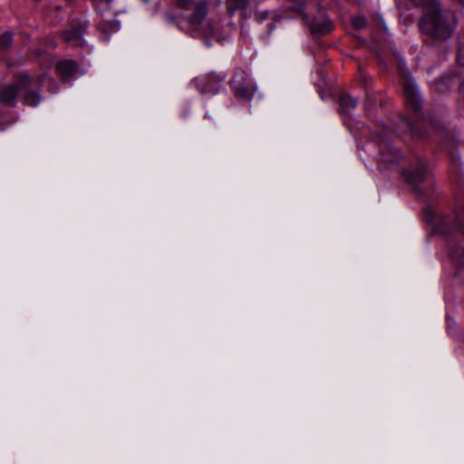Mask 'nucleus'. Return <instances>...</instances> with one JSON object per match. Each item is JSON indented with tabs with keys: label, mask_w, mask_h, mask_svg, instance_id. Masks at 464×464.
<instances>
[{
	"label": "nucleus",
	"mask_w": 464,
	"mask_h": 464,
	"mask_svg": "<svg viewBox=\"0 0 464 464\" xmlns=\"http://www.w3.org/2000/svg\"><path fill=\"white\" fill-rule=\"evenodd\" d=\"M357 100L353 99L347 93H342L339 97V106L342 113L349 112L351 110L355 109Z\"/></svg>",
	"instance_id": "obj_14"
},
{
	"label": "nucleus",
	"mask_w": 464,
	"mask_h": 464,
	"mask_svg": "<svg viewBox=\"0 0 464 464\" xmlns=\"http://www.w3.org/2000/svg\"><path fill=\"white\" fill-rule=\"evenodd\" d=\"M366 24V19L362 16L354 17L353 19V25L356 29H362Z\"/></svg>",
	"instance_id": "obj_20"
},
{
	"label": "nucleus",
	"mask_w": 464,
	"mask_h": 464,
	"mask_svg": "<svg viewBox=\"0 0 464 464\" xmlns=\"http://www.w3.org/2000/svg\"><path fill=\"white\" fill-rule=\"evenodd\" d=\"M273 28H274V25H272V24H271V25H270V27H269V33H271V31L273 30Z\"/></svg>",
	"instance_id": "obj_22"
},
{
	"label": "nucleus",
	"mask_w": 464,
	"mask_h": 464,
	"mask_svg": "<svg viewBox=\"0 0 464 464\" xmlns=\"http://www.w3.org/2000/svg\"><path fill=\"white\" fill-rule=\"evenodd\" d=\"M234 94L240 100H251L256 92V84L249 76L247 72L242 68L236 70L235 74L230 81Z\"/></svg>",
	"instance_id": "obj_7"
},
{
	"label": "nucleus",
	"mask_w": 464,
	"mask_h": 464,
	"mask_svg": "<svg viewBox=\"0 0 464 464\" xmlns=\"http://www.w3.org/2000/svg\"><path fill=\"white\" fill-rule=\"evenodd\" d=\"M225 76H219L216 73H209L204 79L198 82V88L201 93H216L221 87V82Z\"/></svg>",
	"instance_id": "obj_9"
},
{
	"label": "nucleus",
	"mask_w": 464,
	"mask_h": 464,
	"mask_svg": "<svg viewBox=\"0 0 464 464\" xmlns=\"http://www.w3.org/2000/svg\"><path fill=\"white\" fill-rule=\"evenodd\" d=\"M333 29V24L330 19L324 15L320 14L314 18L310 24V30L314 35H323L330 33Z\"/></svg>",
	"instance_id": "obj_10"
},
{
	"label": "nucleus",
	"mask_w": 464,
	"mask_h": 464,
	"mask_svg": "<svg viewBox=\"0 0 464 464\" xmlns=\"http://www.w3.org/2000/svg\"><path fill=\"white\" fill-rule=\"evenodd\" d=\"M293 5H291V8L294 9L295 12L302 14L304 8V5L307 3V0H292Z\"/></svg>",
	"instance_id": "obj_19"
},
{
	"label": "nucleus",
	"mask_w": 464,
	"mask_h": 464,
	"mask_svg": "<svg viewBox=\"0 0 464 464\" xmlns=\"http://www.w3.org/2000/svg\"><path fill=\"white\" fill-rule=\"evenodd\" d=\"M437 229L440 233L444 234L447 237L454 233H459L464 237V224L463 221L460 220V217H458V220L455 221L452 225H449L444 221L441 222Z\"/></svg>",
	"instance_id": "obj_12"
},
{
	"label": "nucleus",
	"mask_w": 464,
	"mask_h": 464,
	"mask_svg": "<svg viewBox=\"0 0 464 464\" xmlns=\"http://www.w3.org/2000/svg\"><path fill=\"white\" fill-rule=\"evenodd\" d=\"M13 35L11 33L6 32L0 35V48L6 49L12 45Z\"/></svg>",
	"instance_id": "obj_17"
},
{
	"label": "nucleus",
	"mask_w": 464,
	"mask_h": 464,
	"mask_svg": "<svg viewBox=\"0 0 464 464\" xmlns=\"http://www.w3.org/2000/svg\"><path fill=\"white\" fill-rule=\"evenodd\" d=\"M402 174L406 182L417 194H425L432 187L433 179L428 169L425 158L411 157L409 169H405Z\"/></svg>",
	"instance_id": "obj_5"
},
{
	"label": "nucleus",
	"mask_w": 464,
	"mask_h": 464,
	"mask_svg": "<svg viewBox=\"0 0 464 464\" xmlns=\"http://www.w3.org/2000/svg\"><path fill=\"white\" fill-rule=\"evenodd\" d=\"M449 255L453 260H457L459 262L464 261V248L458 246L456 248H451L449 251Z\"/></svg>",
	"instance_id": "obj_16"
},
{
	"label": "nucleus",
	"mask_w": 464,
	"mask_h": 464,
	"mask_svg": "<svg viewBox=\"0 0 464 464\" xmlns=\"http://www.w3.org/2000/svg\"><path fill=\"white\" fill-rule=\"evenodd\" d=\"M268 16V12L267 11H262V12H258L256 15V19L257 20V22L261 23L263 22L264 20H266Z\"/></svg>",
	"instance_id": "obj_21"
},
{
	"label": "nucleus",
	"mask_w": 464,
	"mask_h": 464,
	"mask_svg": "<svg viewBox=\"0 0 464 464\" xmlns=\"http://www.w3.org/2000/svg\"><path fill=\"white\" fill-rule=\"evenodd\" d=\"M56 72L63 81H69L76 75L78 65L73 60H63L56 63Z\"/></svg>",
	"instance_id": "obj_11"
},
{
	"label": "nucleus",
	"mask_w": 464,
	"mask_h": 464,
	"mask_svg": "<svg viewBox=\"0 0 464 464\" xmlns=\"http://www.w3.org/2000/svg\"><path fill=\"white\" fill-rule=\"evenodd\" d=\"M143 3H148L150 0H141Z\"/></svg>",
	"instance_id": "obj_23"
},
{
	"label": "nucleus",
	"mask_w": 464,
	"mask_h": 464,
	"mask_svg": "<svg viewBox=\"0 0 464 464\" xmlns=\"http://www.w3.org/2000/svg\"><path fill=\"white\" fill-rule=\"evenodd\" d=\"M86 26L82 28L72 27L63 33L64 40L73 46H79L82 44V36L84 34Z\"/></svg>",
	"instance_id": "obj_13"
},
{
	"label": "nucleus",
	"mask_w": 464,
	"mask_h": 464,
	"mask_svg": "<svg viewBox=\"0 0 464 464\" xmlns=\"http://www.w3.org/2000/svg\"><path fill=\"white\" fill-rule=\"evenodd\" d=\"M375 141L378 147V168L381 170L396 169L403 158L399 149L392 144L391 131L383 129L376 134Z\"/></svg>",
	"instance_id": "obj_6"
},
{
	"label": "nucleus",
	"mask_w": 464,
	"mask_h": 464,
	"mask_svg": "<svg viewBox=\"0 0 464 464\" xmlns=\"http://www.w3.org/2000/svg\"><path fill=\"white\" fill-rule=\"evenodd\" d=\"M450 86V78L449 77H441L440 79H436L431 83V87L439 92H447Z\"/></svg>",
	"instance_id": "obj_15"
},
{
	"label": "nucleus",
	"mask_w": 464,
	"mask_h": 464,
	"mask_svg": "<svg viewBox=\"0 0 464 464\" xmlns=\"http://www.w3.org/2000/svg\"><path fill=\"white\" fill-rule=\"evenodd\" d=\"M47 74L43 73L37 77L31 78L26 73H20L15 82L5 86L0 93V101L7 106H14L17 102L18 92L24 93L23 102L28 106H36L41 102V96L34 87L42 84Z\"/></svg>",
	"instance_id": "obj_3"
},
{
	"label": "nucleus",
	"mask_w": 464,
	"mask_h": 464,
	"mask_svg": "<svg viewBox=\"0 0 464 464\" xmlns=\"http://www.w3.org/2000/svg\"><path fill=\"white\" fill-rule=\"evenodd\" d=\"M402 87L406 107L411 112L408 119H402V128L404 131H409L413 136H421L419 130V123L423 121L421 98L417 84L410 74L403 75Z\"/></svg>",
	"instance_id": "obj_4"
},
{
	"label": "nucleus",
	"mask_w": 464,
	"mask_h": 464,
	"mask_svg": "<svg viewBox=\"0 0 464 464\" xmlns=\"http://www.w3.org/2000/svg\"><path fill=\"white\" fill-rule=\"evenodd\" d=\"M457 59L459 64L464 65V33L459 36V45Z\"/></svg>",
	"instance_id": "obj_18"
},
{
	"label": "nucleus",
	"mask_w": 464,
	"mask_h": 464,
	"mask_svg": "<svg viewBox=\"0 0 464 464\" xmlns=\"http://www.w3.org/2000/svg\"><path fill=\"white\" fill-rule=\"evenodd\" d=\"M422 7V16L419 22L422 34L437 40H447L456 28L455 14L440 9L438 0H412Z\"/></svg>",
	"instance_id": "obj_2"
},
{
	"label": "nucleus",
	"mask_w": 464,
	"mask_h": 464,
	"mask_svg": "<svg viewBox=\"0 0 464 464\" xmlns=\"http://www.w3.org/2000/svg\"><path fill=\"white\" fill-rule=\"evenodd\" d=\"M175 4L179 9L191 11V13L188 15H173L169 12L165 13L166 23L176 25L180 31L192 37L204 38L206 44L210 45V40L222 43L231 36L235 29V24L231 18L237 12L244 16L249 0H226L227 14L219 20L209 19L207 22L205 21L208 14L207 0H175Z\"/></svg>",
	"instance_id": "obj_1"
},
{
	"label": "nucleus",
	"mask_w": 464,
	"mask_h": 464,
	"mask_svg": "<svg viewBox=\"0 0 464 464\" xmlns=\"http://www.w3.org/2000/svg\"><path fill=\"white\" fill-rule=\"evenodd\" d=\"M113 0H95L96 10L101 14L102 20L98 24L99 29L105 34L118 32L121 24L115 19V12L111 10Z\"/></svg>",
	"instance_id": "obj_8"
}]
</instances>
